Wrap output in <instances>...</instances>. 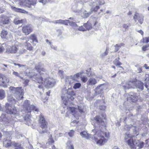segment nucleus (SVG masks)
<instances>
[{
	"mask_svg": "<svg viewBox=\"0 0 149 149\" xmlns=\"http://www.w3.org/2000/svg\"><path fill=\"white\" fill-rule=\"evenodd\" d=\"M143 17L141 15L138 13H136L134 17V19L136 22V20H138V22L141 24L143 20Z\"/></svg>",
	"mask_w": 149,
	"mask_h": 149,
	"instance_id": "20",
	"label": "nucleus"
},
{
	"mask_svg": "<svg viewBox=\"0 0 149 149\" xmlns=\"http://www.w3.org/2000/svg\"><path fill=\"white\" fill-rule=\"evenodd\" d=\"M125 89L130 88H134L135 87L139 88L141 90H143V83L140 81H129L126 82L125 85L123 86Z\"/></svg>",
	"mask_w": 149,
	"mask_h": 149,
	"instance_id": "6",
	"label": "nucleus"
},
{
	"mask_svg": "<svg viewBox=\"0 0 149 149\" xmlns=\"http://www.w3.org/2000/svg\"><path fill=\"white\" fill-rule=\"evenodd\" d=\"M1 37L3 38L6 39H9L12 37V35L10 33L7 32L5 30H2L1 33Z\"/></svg>",
	"mask_w": 149,
	"mask_h": 149,
	"instance_id": "17",
	"label": "nucleus"
},
{
	"mask_svg": "<svg viewBox=\"0 0 149 149\" xmlns=\"http://www.w3.org/2000/svg\"><path fill=\"white\" fill-rule=\"evenodd\" d=\"M7 100L9 102H11L13 104H15L16 103V102L15 100L11 95H9L7 97Z\"/></svg>",
	"mask_w": 149,
	"mask_h": 149,
	"instance_id": "27",
	"label": "nucleus"
},
{
	"mask_svg": "<svg viewBox=\"0 0 149 149\" xmlns=\"http://www.w3.org/2000/svg\"><path fill=\"white\" fill-rule=\"evenodd\" d=\"M32 30L31 26L30 25L24 26L22 29V31L26 35H29L32 31Z\"/></svg>",
	"mask_w": 149,
	"mask_h": 149,
	"instance_id": "18",
	"label": "nucleus"
},
{
	"mask_svg": "<svg viewBox=\"0 0 149 149\" xmlns=\"http://www.w3.org/2000/svg\"><path fill=\"white\" fill-rule=\"evenodd\" d=\"M138 99V97L136 96V93L133 92L129 93L127 97V100L130 102H135Z\"/></svg>",
	"mask_w": 149,
	"mask_h": 149,
	"instance_id": "16",
	"label": "nucleus"
},
{
	"mask_svg": "<svg viewBox=\"0 0 149 149\" xmlns=\"http://www.w3.org/2000/svg\"><path fill=\"white\" fill-rule=\"evenodd\" d=\"M6 110L5 111L8 114H15L17 113V110L16 108L12 107L10 104L6 103Z\"/></svg>",
	"mask_w": 149,
	"mask_h": 149,
	"instance_id": "13",
	"label": "nucleus"
},
{
	"mask_svg": "<svg viewBox=\"0 0 149 149\" xmlns=\"http://www.w3.org/2000/svg\"><path fill=\"white\" fill-rule=\"evenodd\" d=\"M149 46L148 44L147 45L145 46H143L142 47V50L144 51L146 50V48Z\"/></svg>",
	"mask_w": 149,
	"mask_h": 149,
	"instance_id": "52",
	"label": "nucleus"
},
{
	"mask_svg": "<svg viewBox=\"0 0 149 149\" xmlns=\"http://www.w3.org/2000/svg\"><path fill=\"white\" fill-rule=\"evenodd\" d=\"M137 71L138 73H141L142 72V70L141 68H139L137 69Z\"/></svg>",
	"mask_w": 149,
	"mask_h": 149,
	"instance_id": "58",
	"label": "nucleus"
},
{
	"mask_svg": "<svg viewBox=\"0 0 149 149\" xmlns=\"http://www.w3.org/2000/svg\"><path fill=\"white\" fill-rule=\"evenodd\" d=\"M2 83L3 84H6V83H8L9 81V79L7 77L2 75Z\"/></svg>",
	"mask_w": 149,
	"mask_h": 149,
	"instance_id": "30",
	"label": "nucleus"
},
{
	"mask_svg": "<svg viewBox=\"0 0 149 149\" xmlns=\"http://www.w3.org/2000/svg\"><path fill=\"white\" fill-rule=\"evenodd\" d=\"M92 13L90 11L89 13H86V11H85L83 13V15L84 17L87 18Z\"/></svg>",
	"mask_w": 149,
	"mask_h": 149,
	"instance_id": "38",
	"label": "nucleus"
},
{
	"mask_svg": "<svg viewBox=\"0 0 149 149\" xmlns=\"http://www.w3.org/2000/svg\"><path fill=\"white\" fill-rule=\"evenodd\" d=\"M97 83V80L93 77H91L88 80L87 83V86H92L95 85Z\"/></svg>",
	"mask_w": 149,
	"mask_h": 149,
	"instance_id": "22",
	"label": "nucleus"
},
{
	"mask_svg": "<svg viewBox=\"0 0 149 149\" xmlns=\"http://www.w3.org/2000/svg\"><path fill=\"white\" fill-rule=\"evenodd\" d=\"M80 134L82 137L87 139L93 137L92 135L89 134L87 132L85 131L81 132Z\"/></svg>",
	"mask_w": 149,
	"mask_h": 149,
	"instance_id": "24",
	"label": "nucleus"
},
{
	"mask_svg": "<svg viewBox=\"0 0 149 149\" xmlns=\"http://www.w3.org/2000/svg\"><path fill=\"white\" fill-rule=\"evenodd\" d=\"M81 74V73H78L74 74L73 75H72L74 78L75 79L76 81H77V78L79 77Z\"/></svg>",
	"mask_w": 149,
	"mask_h": 149,
	"instance_id": "44",
	"label": "nucleus"
},
{
	"mask_svg": "<svg viewBox=\"0 0 149 149\" xmlns=\"http://www.w3.org/2000/svg\"><path fill=\"white\" fill-rule=\"evenodd\" d=\"M10 7L13 10L15 11V12L26 14H27L28 13V12L25 11V10L23 9L16 8L15 7H14L12 6H10Z\"/></svg>",
	"mask_w": 149,
	"mask_h": 149,
	"instance_id": "25",
	"label": "nucleus"
},
{
	"mask_svg": "<svg viewBox=\"0 0 149 149\" xmlns=\"http://www.w3.org/2000/svg\"><path fill=\"white\" fill-rule=\"evenodd\" d=\"M9 22V18L5 16H1L0 17V22L3 24H8Z\"/></svg>",
	"mask_w": 149,
	"mask_h": 149,
	"instance_id": "23",
	"label": "nucleus"
},
{
	"mask_svg": "<svg viewBox=\"0 0 149 149\" xmlns=\"http://www.w3.org/2000/svg\"><path fill=\"white\" fill-rule=\"evenodd\" d=\"M63 20L62 19H59L56 20L54 21V23H55L61 24H62V22H63Z\"/></svg>",
	"mask_w": 149,
	"mask_h": 149,
	"instance_id": "50",
	"label": "nucleus"
},
{
	"mask_svg": "<svg viewBox=\"0 0 149 149\" xmlns=\"http://www.w3.org/2000/svg\"><path fill=\"white\" fill-rule=\"evenodd\" d=\"M78 29L79 31H86V29L82 26H79V28L77 27V29Z\"/></svg>",
	"mask_w": 149,
	"mask_h": 149,
	"instance_id": "48",
	"label": "nucleus"
},
{
	"mask_svg": "<svg viewBox=\"0 0 149 149\" xmlns=\"http://www.w3.org/2000/svg\"><path fill=\"white\" fill-rule=\"evenodd\" d=\"M93 120L96 123L95 124H94V126L96 128H99L100 130H98V132H99L100 134H102L104 136L107 138L109 137V133L104 132L101 130L102 128H105V124L104 121L102 120L99 116H96L95 117Z\"/></svg>",
	"mask_w": 149,
	"mask_h": 149,
	"instance_id": "3",
	"label": "nucleus"
},
{
	"mask_svg": "<svg viewBox=\"0 0 149 149\" xmlns=\"http://www.w3.org/2000/svg\"><path fill=\"white\" fill-rule=\"evenodd\" d=\"M5 117V115L4 113H2L1 116V118H2V121H3L4 120Z\"/></svg>",
	"mask_w": 149,
	"mask_h": 149,
	"instance_id": "55",
	"label": "nucleus"
},
{
	"mask_svg": "<svg viewBox=\"0 0 149 149\" xmlns=\"http://www.w3.org/2000/svg\"><path fill=\"white\" fill-rule=\"evenodd\" d=\"M136 148H137V149H140L142 148L144 146V143L143 142H139V143L136 145Z\"/></svg>",
	"mask_w": 149,
	"mask_h": 149,
	"instance_id": "31",
	"label": "nucleus"
},
{
	"mask_svg": "<svg viewBox=\"0 0 149 149\" xmlns=\"http://www.w3.org/2000/svg\"><path fill=\"white\" fill-rule=\"evenodd\" d=\"M4 50V48L3 46H0V53L3 52Z\"/></svg>",
	"mask_w": 149,
	"mask_h": 149,
	"instance_id": "56",
	"label": "nucleus"
},
{
	"mask_svg": "<svg viewBox=\"0 0 149 149\" xmlns=\"http://www.w3.org/2000/svg\"><path fill=\"white\" fill-rule=\"evenodd\" d=\"M78 110L81 113L83 112L84 111V107L83 105L78 106ZM68 109L70 111L72 114L74 116V117H76V115L77 114V111L78 109L73 107H69Z\"/></svg>",
	"mask_w": 149,
	"mask_h": 149,
	"instance_id": "11",
	"label": "nucleus"
},
{
	"mask_svg": "<svg viewBox=\"0 0 149 149\" xmlns=\"http://www.w3.org/2000/svg\"><path fill=\"white\" fill-rule=\"evenodd\" d=\"M92 133L94 134V139L96 142L97 144L101 146L104 145L106 143L107 139H105L103 135L100 134L99 132H98L97 128H95L92 130Z\"/></svg>",
	"mask_w": 149,
	"mask_h": 149,
	"instance_id": "4",
	"label": "nucleus"
},
{
	"mask_svg": "<svg viewBox=\"0 0 149 149\" xmlns=\"http://www.w3.org/2000/svg\"><path fill=\"white\" fill-rule=\"evenodd\" d=\"M81 80L84 83H85L88 80L86 76H82L81 77Z\"/></svg>",
	"mask_w": 149,
	"mask_h": 149,
	"instance_id": "43",
	"label": "nucleus"
},
{
	"mask_svg": "<svg viewBox=\"0 0 149 149\" xmlns=\"http://www.w3.org/2000/svg\"><path fill=\"white\" fill-rule=\"evenodd\" d=\"M51 48L52 49H53L55 50H57V47L56 46H54L52 45H50Z\"/></svg>",
	"mask_w": 149,
	"mask_h": 149,
	"instance_id": "53",
	"label": "nucleus"
},
{
	"mask_svg": "<svg viewBox=\"0 0 149 149\" xmlns=\"http://www.w3.org/2000/svg\"><path fill=\"white\" fill-rule=\"evenodd\" d=\"M75 93L73 90L72 88H70L68 89L66 87L63 88L62 91V94L61 96L63 103L66 105L68 103V100L70 99L71 100H74V98L73 97L75 95Z\"/></svg>",
	"mask_w": 149,
	"mask_h": 149,
	"instance_id": "2",
	"label": "nucleus"
},
{
	"mask_svg": "<svg viewBox=\"0 0 149 149\" xmlns=\"http://www.w3.org/2000/svg\"><path fill=\"white\" fill-rule=\"evenodd\" d=\"M84 26L86 28L87 30H89L91 29L92 27L91 24L87 22V23L84 24Z\"/></svg>",
	"mask_w": 149,
	"mask_h": 149,
	"instance_id": "28",
	"label": "nucleus"
},
{
	"mask_svg": "<svg viewBox=\"0 0 149 149\" xmlns=\"http://www.w3.org/2000/svg\"><path fill=\"white\" fill-rule=\"evenodd\" d=\"M74 131L73 130H70L68 133L69 136L70 137H72L74 135Z\"/></svg>",
	"mask_w": 149,
	"mask_h": 149,
	"instance_id": "42",
	"label": "nucleus"
},
{
	"mask_svg": "<svg viewBox=\"0 0 149 149\" xmlns=\"http://www.w3.org/2000/svg\"><path fill=\"white\" fill-rule=\"evenodd\" d=\"M65 85L69 84L72 85L76 81L72 75L67 76L65 77Z\"/></svg>",
	"mask_w": 149,
	"mask_h": 149,
	"instance_id": "15",
	"label": "nucleus"
},
{
	"mask_svg": "<svg viewBox=\"0 0 149 149\" xmlns=\"http://www.w3.org/2000/svg\"><path fill=\"white\" fill-rule=\"evenodd\" d=\"M137 31L138 32L140 33L143 36V32L141 30H138Z\"/></svg>",
	"mask_w": 149,
	"mask_h": 149,
	"instance_id": "61",
	"label": "nucleus"
},
{
	"mask_svg": "<svg viewBox=\"0 0 149 149\" xmlns=\"http://www.w3.org/2000/svg\"><path fill=\"white\" fill-rule=\"evenodd\" d=\"M130 26L127 24H124L123 25V27L125 29H127Z\"/></svg>",
	"mask_w": 149,
	"mask_h": 149,
	"instance_id": "59",
	"label": "nucleus"
},
{
	"mask_svg": "<svg viewBox=\"0 0 149 149\" xmlns=\"http://www.w3.org/2000/svg\"><path fill=\"white\" fill-rule=\"evenodd\" d=\"M123 44H121L119 45L116 44L115 46V52H116L118 51L119 49V47H121V46H122L123 45Z\"/></svg>",
	"mask_w": 149,
	"mask_h": 149,
	"instance_id": "37",
	"label": "nucleus"
},
{
	"mask_svg": "<svg viewBox=\"0 0 149 149\" xmlns=\"http://www.w3.org/2000/svg\"><path fill=\"white\" fill-rule=\"evenodd\" d=\"M109 51V49L107 48H106V50L105 52L103 53H102V55L101 56L102 57H104V56H106L107 55Z\"/></svg>",
	"mask_w": 149,
	"mask_h": 149,
	"instance_id": "45",
	"label": "nucleus"
},
{
	"mask_svg": "<svg viewBox=\"0 0 149 149\" xmlns=\"http://www.w3.org/2000/svg\"><path fill=\"white\" fill-rule=\"evenodd\" d=\"M77 120H74L73 121H72L71 123V125L72 126H74V125L72 124V123H74V124L75 123L76 124H77Z\"/></svg>",
	"mask_w": 149,
	"mask_h": 149,
	"instance_id": "60",
	"label": "nucleus"
},
{
	"mask_svg": "<svg viewBox=\"0 0 149 149\" xmlns=\"http://www.w3.org/2000/svg\"><path fill=\"white\" fill-rule=\"evenodd\" d=\"M63 71L62 70H59L58 72V74L60 76H62L63 74Z\"/></svg>",
	"mask_w": 149,
	"mask_h": 149,
	"instance_id": "54",
	"label": "nucleus"
},
{
	"mask_svg": "<svg viewBox=\"0 0 149 149\" xmlns=\"http://www.w3.org/2000/svg\"><path fill=\"white\" fill-rule=\"evenodd\" d=\"M42 63H38L35 65V69L28 68L25 74L29 76L32 80L43 84L46 88H51L55 85V81L49 77L45 78L44 81L43 80L41 75L45 74L46 70L42 68Z\"/></svg>",
	"mask_w": 149,
	"mask_h": 149,
	"instance_id": "1",
	"label": "nucleus"
},
{
	"mask_svg": "<svg viewBox=\"0 0 149 149\" xmlns=\"http://www.w3.org/2000/svg\"><path fill=\"white\" fill-rule=\"evenodd\" d=\"M9 90L10 93H13L14 95L17 100H20L23 98L24 90L22 87H10Z\"/></svg>",
	"mask_w": 149,
	"mask_h": 149,
	"instance_id": "5",
	"label": "nucleus"
},
{
	"mask_svg": "<svg viewBox=\"0 0 149 149\" xmlns=\"http://www.w3.org/2000/svg\"><path fill=\"white\" fill-rule=\"evenodd\" d=\"M144 67L146 69H149V66H147V65L146 64H145Z\"/></svg>",
	"mask_w": 149,
	"mask_h": 149,
	"instance_id": "64",
	"label": "nucleus"
},
{
	"mask_svg": "<svg viewBox=\"0 0 149 149\" xmlns=\"http://www.w3.org/2000/svg\"><path fill=\"white\" fill-rule=\"evenodd\" d=\"M36 37V36L34 34H32L30 36V39L33 40Z\"/></svg>",
	"mask_w": 149,
	"mask_h": 149,
	"instance_id": "51",
	"label": "nucleus"
},
{
	"mask_svg": "<svg viewBox=\"0 0 149 149\" xmlns=\"http://www.w3.org/2000/svg\"><path fill=\"white\" fill-rule=\"evenodd\" d=\"M69 22H70V20H63L62 24L66 25H68Z\"/></svg>",
	"mask_w": 149,
	"mask_h": 149,
	"instance_id": "47",
	"label": "nucleus"
},
{
	"mask_svg": "<svg viewBox=\"0 0 149 149\" xmlns=\"http://www.w3.org/2000/svg\"><path fill=\"white\" fill-rule=\"evenodd\" d=\"M128 146L132 149H134V148L136 149V144L138 143L139 140H134L133 139H128L127 141H126Z\"/></svg>",
	"mask_w": 149,
	"mask_h": 149,
	"instance_id": "14",
	"label": "nucleus"
},
{
	"mask_svg": "<svg viewBox=\"0 0 149 149\" xmlns=\"http://www.w3.org/2000/svg\"><path fill=\"white\" fill-rule=\"evenodd\" d=\"M39 2L42 3L43 4H46L48 2V0H38Z\"/></svg>",
	"mask_w": 149,
	"mask_h": 149,
	"instance_id": "49",
	"label": "nucleus"
},
{
	"mask_svg": "<svg viewBox=\"0 0 149 149\" xmlns=\"http://www.w3.org/2000/svg\"><path fill=\"white\" fill-rule=\"evenodd\" d=\"M24 21V19L17 20L16 19H15L14 20L13 22L15 24H18L23 23Z\"/></svg>",
	"mask_w": 149,
	"mask_h": 149,
	"instance_id": "32",
	"label": "nucleus"
},
{
	"mask_svg": "<svg viewBox=\"0 0 149 149\" xmlns=\"http://www.w3.org/2000/svg\"><path fill=\"white\" fill-rule=\"evenodd\" d=\"M15 1L19 2V4L21 6H23L25 5V1H28V3L32 5H34L36 3V0H33L31 1H30L29 0H13Z\"/></svg>",
	"mask_w": 149,
	"mask_h": 149,
	"instance_id": "19",
	"label": "nucleus"
},
{
	"mask_svg": "<svg viewBox=\"0 0 149 149\" xmlns=\"http://www.w3.org/2000/svg\"><path fill=\"white\" fill-rule=\"evenodd\" d=\"M63 132H60V130L59 129L58 130L55 131L54 132V134L57 137L62 136L63 135H65L63 131H62Z\"/></svg>",
	"mask_w": 149,
	"mask_h": 149,
	"instance_id": "26",
	"label": "nucleus"
},
{
	"mask_svg": "<svg viewBox=\"0 0 149 149\" xmlns=\"http://www.w3.org/2000/svg\"><path fill=\"white\" fill-rule=\"evenodd\" d=\"M113 64L116 66H118L122 65V63L116 59L113 61Z\"/></svg>",
	"mask_w": 149,
	"mask_h": 149,
	"instance_id": "35",
	"label": "nucleus"
},
{
	"mask_svg": "<svg viewBox=\"0 0 149 149\" xmlns=\"http://www.w3.org/2000/svg\"><path fill=\"white\" fill-rule=\"evenodd\" d=\"M12 74L15 77H18L21 79H23L20 76V74L17 72L13 71Z\"/></svg>",
	"mask_w": 149,
	"mask_h": 149,
	"instance_id": "40",
	"label": "nucleus"
},
{
	"mask_svg": "<svg viewBox=\"0 0 149 149\" xmlns=\"http://www.w3.org/2000/svg\"><path fill=\"white\" fill-rule=\"evenodd\" d=\"M143 39L144 43H148L149 42V37L143 38Z\"/></svg>",
	"mask_w": 149,
	"mask_h": 149,
	"instance_id": "46",
	"label": "nucleus"
},
{
	"mask_svg": "<svg viewBox=\"0 0 149 149\" xmlns=\"http://www.w3.org/2000/svg\"><path fill=\"white\" fill-rule=\"evenodd\" d=\"M106 88L105 85L104 84H102L97 86L95 90V91L97 94L101 93L103 90Z\"/></svg>",
	"mask_w": 149,
	"mask_h": 149,
	"instance_id": "21",
	"label": "nucleus"
},
{
	"mask_svg": "<svg viewBox=\"0 0 149 149\" xmlns=\"http://www.w3.org/2000/svg\"><path fill=\"white\" fill-rule=\"evenodd\" d=\"M39 125L40 126L38 130L40 134H43L48 132L47 122L42 114H40V116Z\"/></svg>",
	"mask_w": 149,
	"mask_h": 149,
	"instance_id": "7",
	"label": "nucleus"
},
{
	"mask_svg": "<svg viewBox=\"0 0 149 149\" xmlns=\"http://www.w3.org/2000/svg\"><path fill=\"white\" fill-rule=\"evenodd\" d=\"M25 46L26 48L29 51L32 50L33 47L31 46L30 43L27 42L26 43V45H25Z\"/></svg>",
	"mask_w": 149,
	"mask_h": 149,
	"instance_id": "33",
	"label": "nucleus"
},
{
	"mask_svg": "<svg viewBox=\"0 0 149 149\" xmlns=\"http://www.w3.org/2000/svg\"><path fill=\"white\" fill-rule=\"evenodd\" d=\"M24 80V83L26 85H27L28 83L29 82V80L27 79H26Z\"/></svg>",
	"mask_w": 149,
	"mask_h": 149,
	"instance_id": "63",
	"label": "nucleus"
},
{
	"mask_svg": "<svg viewBox=\"0 0 149 149\" xmlns=\"http://www.w3.org/2000/svg\"><path fill=\"white\" fill-rule=\"evenodd\" d=\"M3 144L4 146L6 147H9L11 145H13L15 147L18 148L19 149H22L20 145L15 142L12 143L10 140L4 139L3 141Z\"/></svg>",
	"mask_w": 149,
	"mask_h": 149,
	"instance_id": "12",
	"label": "nucleus"
},
{
	"mask_svg": "<svg viewBox=\"0 0 149 149\" xmlns=\"http://www.w3.org/2000/svg\"><path fill=\"white\" fill-rule=\"evenodd\" d=\"M104 3L103 0L102 1L98 0H92L90 4V5L92 6H95L94 7H93L90 9V11L92 13L93 12H96L98 10L100 7V5H103L104 4Z\"/></svg>",
	"mask_w": 149,
	"mask_h": 149,
	"instance_id": "9",
	"label": "nucleus"
},
{
	"mask_svg": "<svg viewBox=\"0 0 149 149\" xmlns=\"http://www.w3.org/2000/svg\"><path fill=\"white\" fill-rule=\"evenodd\" d=\"M23 107L24 110L26 112H31L32 110H34L37 112L39 111L38 109L36 107L33 105H30L29 101L27 100L24 101Z\"/></svg>",
	"mask_w": 149,
	"mask_h": 149,
	"instance_id": "10",
	"label": "nucleus"
},
{
	"mask_svg": "<svg viewBox=\"0 0 149 149\" xmlns=\"http://www.w3.org/2000/svg\"><path fill=\"white\" fill-rule=\"evenodd\" d=\"M132 136L131 134H126L125 135V140H126L127 139H131L132 138Z\"/></svg>",
	"mask_w": 149,
	"mask_h": 149,
	"instance_id": "41",
	"label": "nucleus"
},
{
	"mask_svg": "<svg viewBox=\"0 0 149 149\" xmlns=\"http://www.w3.org/2000/svg\"><path fill=\"white\" fill-rule=\"evenodd\" d=\"M6 96L5 93L4 91L2 89H0V99H2Z\"/></svg>",
	"mask_w": 149,
	"mask_h": 149,
	"instance_id": "29",
	"label": "nucleus"
},
{
	"mask_svg": "<svg viewBox=\"0 0 149 149\" xmlns=\"http://www.w3.org/2000/svg\"><path fill=\"white\" fill-rule=\"evenodd\" d=\"M39 19L40 21H44L45 20V19L42 17H39Z\"/></svg>",
	"mask_w": 149,
	"mask_h": 149,
	"instance_id": "62",
	"label": "nucleus"
},
{
	"mask_svg": "<svg viewBox=\"0 0 149 149\" xmlns=\"http://www.w3.org/2000/svg\"><path fill=\"white\" fill-rule=\"evenodd\" d=\"M106 109V107L104 106H101L100 107V109L101 110H104Z\"/></svg>",
	"mask_w": 149,
	"mask_h": 149,
	"instance_id": "57",
	"label": "nucleus"
},
{
	"mask_svg": "<svg viewBox=\"0 0 149 149\" xmlns=\"http://www.w3.org/2000/svg\"><path fill=\"white\" fill-rule=\"evenodd\" d=\"M26 50L24 49L23 51L19 50V46L16 43H15L13 45L8 46L6 49V52L8 54H16L19 53V54L25 52Z\"/></svg>",
	"mask_w": 149,
	"mask_h": 149,
	"instance_id": "8",
	"label": "nucleus"
},
{
	"mask_svg": "<svg viewBox=\"0 0 149 149\" xmlns=\"http://www.w3.org/2000/svg\"><path fill=\"white\" fill-rule=\"evenodd\" d=\"M67 145L70 149H74L73 145L71 143L70 141H68L67 143Z\"/></svg>",
	"mask_w": 149,
	"mask_h": 149,
	"instance_id": "39",
	"label": "nucleus"
},
{
	"mask_svg": "<svg viewBox=\"0 0 149 149\" xmlns=\"http://www.w3.org/2000/svg\"><path fill=\"white\" fill-rule=\"evenodd\" d=\"M69 24L70 25L73 27L75 29H77V27H78V26L77 24L72 21H70V22H69Z\"/></svg>",
	"mask_w": 149,
	"mask_h": 149,
	"instance_id": "34",
	"label": "nucleus"
},
{
	"mask_svg": "<svg viewBox=\"0 0 149 149\" xmlns=\"http://www.w3.org/2000/svg\"><path fill=\"white\" fill-rule=\"evenodd\" d=\"M81 86V84L80 83H76L74 84L73 86V88L74 89H76L79 88Z\"/></svg>",
	"mask_w": 149,
	"mask_h": 149,
	"instance_id": "36",
	"label": "nucleus"
}]
</instances>
